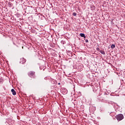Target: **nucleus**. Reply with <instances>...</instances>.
Wrapping results in <instances>:
<instances>
[{
    "label": "nucleus",
    "mask_w": 125,
    "mask_h": 125,
    "mask_svg": "<svg viewBox=\"0 0 125 125\" xmlns=\"http://www.w3.org/2000/svg\"><path fill=\"white\" fill-rule=\"evenodd\" d=\"M27 75L29 78L31 79H35L36 78V72L34 71H30L27 73Z\"/></svg>",
    "instance_id": "1"
},
{
    "label": "nucleus",
    "mask_w": 125,
    "mask_h": 125,
    "mask_svg": "<svg viewBox=\"0 0 125 125\" xmlns=\"http://www.w3.org/2000/svg\"><path fill=\"white\" fill-rule=\"evenodd\" d=\"M115 117L118 121H122V120H124V115H123V114H119L115 116Z\"/></svg>",
    "instance_id": "2"
},
{
    "label": "nucleus",
    "mask_w": 125,
    "mask_h": 125,
    "mask_svg": "<svg viewBox=\"0 0 125 125\" xmlns=\"http://www.w3.org/2000/svg\"><path fill=\"white\" fill-rule=\"evenodd\" d=\"M106 99V95L104 94L103 95L102 94H101L98 96V99L99 100H104Z\"/></svg>",
    "instance_id": "3"
},
{
    "label": "nucleus",
    "mask_w": 125,
    "mask_h": 125,
    "mask_svg": "<svg viewBox=\"0 0 125 125\" xmlns=\"http://www.w3.org/2000/svg\"><path fill=\"white\" fill-rule=\"evenodd\" d=\"M27 61V60H26V59L24 58H21L20 59V64H25V63H26V62Z\"/></svg>",
    "instance_id": "4"
},
{
    "label": "nucleus",
    "mask_w": 125,
    "mask_h": 125,
    "mask_svg": "<svg viewBox=\"0 0 125 125\" xmlns=\"http://www.w3.org/2000/svg\"><path fill=\"white\" fill-rule=\"evenodd\" d=\"M51 83L52 84H56V83H57V82H56V80H54V79H51Z\"/></svg>",
    "instance_id": "5"
},
{
    "label": "nucleus",
    "mask_w": 125,
    "mask_h": 125,
    "mask_svg": "<svg viewBox=\"0 0 125 125\" xmlns=\"http://www.w3.org/2000/svg\"><path fill=\"white\" fill-rule=\"evenodd\" d=\"M11 92L12 93L13 95H15L16 94V91H15V90H14V89H12Z\"/></svg>",
    "instance_id": "6"
},
{
    "label": "nucleus",
    "mask_w": 125,
    "mask_h": 125,
    "mask_svg": "<svg viewBox=\"0 0 125 125\" xmlns=\"http://www.w3.org/2000/svg\"><path fill=\"white\" fill-rule=\"evenodd\" d=\"M80 37H82V38H84V39H85V38H86L85 35H84V34H83V33H80Z\"/></svg>",
    "instance_id": "7"
},
{
    "label": "nucleus",
    "mask_w": 125,
    "mask_h": 125,
    "mask_svg": "<svg viewBox=\"0 0 125 125\" xmlns=\"http://www.w3.org/2000/svg\"><path fill=\"white\" fill-rule=\"evenodd\" d=\"M8 5L9 6V7H12V6H13V4H12V3L9 2L8 3Z\"/></svg>",
    "instance_id": "8"
},
{
    "label": "nucleus",
    "mask_w": 125,
    "mask_h": 125,
    "mask_svg": "<svg viewBox=\"0 0 125 125\" xmlns=\"http://www.w3.org/2000/svg\"><path fill=\"white\" fill-rule=\"evenodd\" d=\"M90 8H91V10H94L95 9L96 7L93 5H91Z\"/></svg>",
    "instance_id": "9"
},
{
    "label": "nucleus",
    "mask_w": 125,
    "mask_h": 125,
    "mask_svg": "<svg viewBox=\"0 0 125 125\" xmlns=\"http://www.w3.org/2000/svg\"><path fill=\"white\" fill-rule=\"evenodd\" d=\"M100 53H101L102 54H103V55H105V51H103V50H100Z\"/></svg>",
    "instance_id": "10"
},
{
    "label": "nucleus",
    "mask_w": 125,
    "mask_h": 125,
    "mask_svg": "<svg viewBox=\"0 0 125 125\" xmlns=\"http://www.w3.org/2000/svg\"><path fill=\"white\" fill-rule=\"evenodd\" d=\"M61 43H62V44H65V43H66V41H62L61 42Z\"/></svg>",
    "instance_id": "11"
},
{
    "label": "nucleus",
    "mask_w": 125,
    "mask_h": 125,
    "mask_svg": "<svg viewBox=\"0 0 125 125\" xmlns=\"http://www.w3.org/2000/svg\"><path fill=\"white\" fill-rule=\"evenodd\" d=\"M111 48H115V47H116V45H115V44H112L111 46Z\"/></svg>",
    "instance_id": "12"
},
{
    "label": "nucleus",
    "mask_w": 125,
    "mask_h": 125,
    "mask_svg": "<svg viewBox=\"0 0 125 125\" xmlns=\"http://www.w3.org/2000/svg\"><path fill=\"white\" fill-rule=\"evenodd\" d=\"M0 83H3V79H0Z\"/></svg>",
    "instance_id": "13"
},
{
    "label": "nucleus",
    "mask_w": 125,
    "mask_h": 125,
    "mask_svg": "<svg viewBox=\"0 0 125 125\" xmlns=\"http://www.w3.org/2000/svg\"><path fill=\"white\" fill-rule=\"evenodd\" d=\"M96 50H97V51H100V48H99V47H97V48H96Z\"/></svg>",
    "instance_id": "14"
},
{
    "label": "nucleus",
    "mask_w": 125,
    "mask_h": 125,
    "mask_svg": "<svg viewBox=\"0 0 125 125\" xmlns=\"http://www.w3.org/2000/svg\"><path fill=\"white\" fill-rule=\"evenodd\" d=\"M72 15H73V16H77V13H73Z\"/></svg>",
    "instance_id": "15"
},
{
    "label": "nucleus",
    "mask_w": 125,
    "mask_h": 125,
    "mask_svg": "<svg viewBox=\"0 0 125 125\" xmlns=\"http://www.w3.org/2000/svg\"><path fill=\"white\" fill-rule=\"evenodd\" d=\"M85 42H88V40H85Z\"/></svg>",
    "instance_id": "16"
},
{
    "label": "nucleus",
    "mask_w": 125,
    "mask_h": 125,
    "mask_svg": "<svg viewBox=\"0 0 125 125\" xmlns=\"http://www.w3.org/2000/svg\"><path fill=\"white\" fill-rule=\"evenodd\" d=\"M93 91H94V92H96L97 90H96L95 91H94V90H93Z\"/></svg>",
    "instance_id": "17"
},
{
    "label": "nucleus",
    "mask_w": 125,
    "mask_h": 125,
    "mask_svg": "<svg viewBox=\"0 0 125 125\" xmlns=\"http://www.w3.org/2000/svg\"><path fill=\"white\" fill-rule=\"evenodd\" d=\"M31 21V22H33V21Z\"/></svg>",
    "instance_id": "18"
},
{
    "label": "nucleus",
    "mask_w": 125,
    "mask_h": 125,
    "mask_svg": "<svg viewBox=\"0 0 125 125\" xmlns=\"http://www.w3.org/2000/svg\"><path fill=\"white\" fill-rule=\"evenodd\" d=\"M58 84H60V83H58Z\"/></svg>",
    "instance_id": "19"
},
{
    "label": "nucleus",
    "mask_w": 125,
    "mask_h": 125,
    "mask_svg": "<svg viewBox=\"0 0 125 125\" xmlns=\"http://www.w3.org/2000/svg\"><path fill=\"white\" fill-rule=\"evenodd\" d=\"M98 46H99V45H98Z\"/></svg>",
    "instance_id": "20"
}]
</instances>
